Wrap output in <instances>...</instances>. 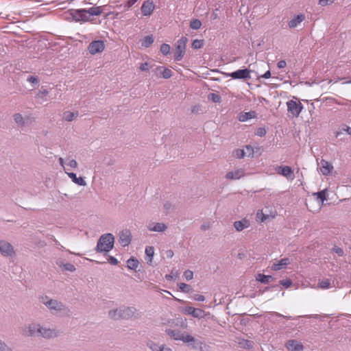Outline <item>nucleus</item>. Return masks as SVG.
<instances>
[{
  "mask_svg": "<svg viewBox=\"0 0 351 351\" xmlns=\"http://www.w3.org/2000/svg\"><path fill=\"white\" fill-rule=\"evenodd\" d=\"M184 276L186 280H190L193 278V273L191 270H186L184 273Z\"/></svg>",
  "mask_w": 351,
  "mask_h": 351,
  "instance_id": "obj_53",
  "label": "nucleus"
},
{
  "mask_svg": "<svg viewBox=\"0 0 351 351\" xmlns=\"http://www.w3.org/2000/svg\"><path fill=\"white\" fill-rule=\"evenodd\" d=\"M236 342L241 348L243 349H252L254 346V342L247 339H245L241 337H237Z\"/></svg>",
  "mask_w": 351,
  "mask_h": 351,
  "instance_id": "obj_17",
  "label": "nucleus"
},
{
  "mask_svg": "<svg viewBox=\"0 0 351 351\" xmlns=\"http://www.w3.org/2000/svg\"><path fill=\"white\" fill-rule=\"evenodd\" d=\"M49 94V91L45 89V88H43V87H42L39 91L38 92L37 95H36V97L37 98H43L44 97L47 96V95Z\"/></svg>",
  "mask_w": 351,
  "mask_h": 351,
  "instance_id": "obj_46",
  "label": "nucleus"
},
{
  "mask_svg": "<svg viewBox=\"0 0 351 351\" xmlns=\"http://www.w3.org/2000/svg\"><path fill=\"white\" fill-rule=\"evenodd\" d=\"M170 45L166 43H163L160 46V51L164 56H167L170 53Z\"/></svg>",
  "mask_w": 351,
  "mask_h": 351,
  "instance_id": "obj_40",
  "label": "nucleus"
},
{
  "mask_svg": "<svg viewBox=\"0 0 351 351\" xmlns=\"http://www.w3.org/2000/svg\"><path fill=\"white\" fill-rule=\"evenodd\" d=\"M27 81L33 84H38L39 82L38 77L37 76L29 75L27 78Z\"/></svg>",
  "mask_w": 351,
  "mask_h": 351,
  "instance_id": "obj_49",
  "label": "nucleus"
},
{
  "mask_svg": "<svg viewBox=\"0 0 351 351\" xmlns=\"http://www.w3.org/2000/svg\"><path fill=\"white\" fill-rule=\"evenodd\" d=\"M138 266H139L138 261L133 256H132L127 261V267L129 269L137 271V268L138 267Z\"/></svg>",
  "mask_w": 351,
  "mask_h": 351,
  "instance_id": "obj_28",
  "label": "nucleus"
},
{
  "mask_svg": "<svg viewBox=\"0 0 351 351\" xmlns=\"http://www.w3.org/2000/svg\"><path fill=\"white\" fill-rule=\"evenodd\" d=\"M12 117L16 125L21 129L28 124H31L35 120V118L30 115L23 117V114L19 112L14 113Z\"/></svg>",
  "mask_w": 351,
  "mask_h": 351,
  "instance_id": "obj_5",
  "label": "nucleus"
},
{
  "mask_svg": "<svg viewBox=\"0 0 351 351\" xmlns=\"http://www.w3.org/2000/svg\"><path fill=\"white\" fill-rule=\"evenodd\" d=\"M286 347L289 351H303V345L295 339L288 340L286 343Z\"/></svg>",
  "mask_w": 351,
  "mask_h": 351,
  "instance_id": "obj_15",
  "label": "nucleus"
},
{
  "mask_svg": "<svg viewBox=\"0 0 351 351\" xmlns=\"http://www.w3.org/2000/svg\"><path fill=\"white\" fill-rule=\"evenodd\" d=\"M234 156L237 158H243L246 156V153L244 149H237L234 151Z\"/></svg>",
  "mask_w": 351,
  "mask_h": 351,
  "instance_id": "obj_45",
  "label": "nucleus"
},
{
  "mask_svg": "<svg viewBox=\"0 0 351 351\" xmlns=\"http://www.w3.org/2000/svg\"><path fill=\"white\" fill-rule=\"evenodd\" d=\"M68 165L73 169H75L77 167V162L75 160L72 159L69 162Z\"/></svg>",
  "mask_w": 351,
  "mask_h": 351,
  "instance_id": "obj_59",
  "label": "nucleus"
},
{
  "mask_svg": "<svg viewBox=\"0 0 351 351\" xmlns=\"http://www.w3.org/2000/svg\"><path fill=\"white\" fill-rule=\"evenodd\" d=\"M136 308L132 306H121L118 308L110 310L108 312V315L111 319H130L132 317L135 313Z\"/></svg>",
  "mask_w": 351,
  "mask_h": 351,
  "instance_id": "obj_2",
  "label": "nucleus"
},
{
  "mask_svg": "<svg viewBox=\"0 0 351 351\" xmlns=\"http://www.w3.org/2000/svg\"><path fill=\"white\" fill-rule=\"evenodd\" d=\"M61 270L73 272L75 270V267L71 263H65V264L62 265V268L61 269Z\"/></svg>",
  "mask_w": 351,
  "mask_h": 351,
  "instance_id": "obj_41",
  "label": "nucleus"
},
{
  "mask_svg": "<svg viewBox=\"0 0 351 351\" xmlns=\"http://www.w3.org/2000/svg\"><path fill=\"white\" fill-rule=\"evenodd\" d=\"M39 301L51 313L61 312L65 310V305L62 302L52 299L46 295H41L39 298Z\"/></svg>",
  "mask_w": 351,
  "mask_h": 351,
  "instance_id": "obj_3",
  "label": "nucleus"
},
{
  "mask_svg": "<svg viewBox=\"0 0 351 351\" xmlns=\"http://www.w3.org/2000/svg\"><path fill=\"white\" fill-rule=\"evenodd\" d=\"M305 19V16L303 14H299L298 15L294 16L293 19H291L288 25L290 28L296 27L300 23H301Z\"/></svg>",
  "mask_w": 351,
  "mask_h": 351,
  "instance_id": "obj_21",
  "label": "nucleus"
},
{
  "mask_svg": "<svg viewBox=\"0 0 351 351\" xmlns=\"http://www.w3.org/2000/svg\"><path fill=\"white\" fill-rule=\"evenodd\" d=\"M114 243H97L96 250L98 252H108L114 247Z\"/></svg>",
  "mask_w": 351,
  "mask_h": 351,
  "instance_id": "obj_23",
  "label": "nucleus"
},
{
  "mask_svg": "<svg viewBox=\"0 0 351 351\" xmlns=\"http://www.w3.org/2000/svg\"><path fill=\"white\" fill-rule=\"evenodd\" d=\"M154 9L155 5L151 0H146L143 1L141 7V13L144 16H149L152 15Z\"/></svg>",
  "mask_w": 351,
  "mask_h": 351,
  "instance_id": "obj_12",
  "label": "nucleus"
},
{
  "mask_svg": "<svg viewBox=\"0 0 351 351\" xmlns=\"http://www.w3.org/2000/svg\"><path fill=\"white\" fill-rule=\"evenodd\" d=\"M103 12V9L100 6L91 7L88 9H86V13L88 21L90 20L91 16H99Z\"/></svg>",
  "mask_w": 351,
  "mask_h": 351,
  "instance_id": "obj_26",
  "label": "nucleus"
},
{
  "mask_svg": "<svg viewBox=\"0 0 351 351\" xmlns=\"http://www.w3.org/2000/svg\"><path fill=\"white\" fill-rule=\"evenodd\" d=\"M320 171L324 176L330 174L331 171L333 169L332 165L325 160H322L320 162Z\"/></svg>",
  "mask_w": 351,
  "mask_h": 351,
  "instance_id": "obj_20",
  "label": "nucleus"
},
{
  "mask_svg": "<svg viewBox=\"0 0 351 351\" xmlns=\"http://www.w3.org/2000/svg\"><path fill=\"white\" fill-rule=\"evenodd\" d=\"M245 151L247 156H253L254 149L251 145H246Z\"/></svg>",
  "mask_w": 351,
  "mask_h": 351,
  "instance_id": "obj_52",
  "label": "nucleus"
},
{
  "mask_svg": "<svg viewBox=\"0 0 351 351\" xmlns=\"http://www.w3.org/2000/svg\"><path fill=\"white\" fill-rule=\"evenodd\" d=\"M185 343H188L192 349H202L203 343L195 339L193 336L185 332L182 341Z\"/></svg>",
  "mask_w": 351,
  "mask_h": 351,
  "instance_id": "obj_9",
  "label": "nucleus"
},
{
  "mask_svg": "<svg viewBox=\"0 0 351 351\" xmlns=\"http://www.w3.org/2000/svg\"><path fill=\"white\" fill-rule=\"evenodd\" d=\"M188 39L185 36H182L180 38L176 43V50L174 53L175 61H180L185 53L186 45Z\"/></svg>",
  "mask_w": 351,
  "mask_h": 351,
  "instance_id": "obj_4",
  "label": "nucleus"
},
{
  "mask_svg": "<svg viewBox=\"0 0 351 351\" xmlns=\"http://www.w3.org/2000/svg\"><path fill=\"white\" fill-rule=\"evenodd\" d=\"M166 334L174 340L182 341L185 332H182L180 330H174L171 328H167L165 330Z\"/></svg>",
  "mask_w": 351,
  "mask_h": 351,
  "instance_id": "obj_16",
  "label": "nucleus"
},
{
  "mask_svg": "<svg viewBox=\"0 0 351 351\" xmlns=\"http://www.w3.org/2000/svg\"><path fill=\"white\" fill-rule=\"evenodd\" d=\"M270 77H271V72L269 70L266 71L263 75H261V77H263L265 79L269 78Z\"/></svg>",
  "mask_w": 351,
  "mask_h": 351,
  "instance_id": "obj_63",
  "label": "nucleus"
},
{
  "mask_svg": "<svg viewBox=\"0 0 351 351\" xmlns=\"http://www.w3.org/2000/svg\"><path fill=\"white\" fill-rule=\"evenodd\" d=\"M146 345L152 351H162L165 346L164 344L158 345L152 340L147 341Z\"/></svg>",
  "mask_w": 351,
  "mask_h": 351,
  "instance_id": "obj_29",
  "label": "nucleus"
},
{
  "mask_svg": "<svg viewBox=\"0 0 351 351\" xmlns=\"http://www.w3.org/2000/svg\"><path fill=\"white\" fill-rule=\"evenodd\" d=\"M269 217L268 215H265L262 210H258L256 213V218L260 219L261 222L264 221Z\"/></svg>",
  "mask_w": 351,
  "mask_h": 351,
  "instance_id": "obj_47",
  "label": "nucleus"
},
{
  "mask_svg": "<svg viewBox=\"0 0 351 351\" xmlns=\"http://www.w3.org/2000/svg\"><path fill=\"white\" fill-rule=\"evenodd\" d=\"M318 286L322 289H330L332 287L330 280L328 278L322 279V280H319Z\"/></svg>",
  "mask_w": 351,
  "mask_h": 351,
  "instance_id": "obj_36",
  "label": "nucleus"
},
{
  "mask_svg": "<svg viewBox=\"0 0 351 351\" xmlns=\"http://www.w3.org/2000/svg\"><path fill=\"white\" fill-rule=\"evenodd\" d=\"M167 226L163 223H151L147 226V229L152 232H163L167 229Z\"/></svg>",
  "mask_w": 351,
  "mask_h": 351,
  "instance_id": "obj_22",
  "label": "nucleus"
},
{
  "mask_svg": "<svg viewBox=\"0 0 351 351\" xmlns=\"http://www.w3.org/2000/svg\"><path fill=\"white\" fill-rule=\"evenodd\" d=\"M255 117V112L254 111H250L248 112H244L241 113L239 115V120L241 122L246 121L249 119H251Z\"/></svg>",
  "mask_w": 351,
  "mask_h": 351,
  "instance_id": "obj_33",
  "label": "nucleus"
},
{
  "mask_svg": "<svg viewBox=\"0 0 351 351\" xmlns=\"http://www.w3.org/2000/svg\"><path fill=\"white\" fill-rule=\"evenodd\" d=\"M154 43V37L152 35L145 36L141 40V45L145 47H149Z\"/></svg>",
  "mask_w": 351,
  "mask_h": 351,
  "instance_id": "obj_35",
  "label": "nucleus"
},
{
  "mask_svg": "<svg viewBox=\"0 0 351 351\" xmlns=\"http://www.w3.org/2000/svg\"><path fill=\"white\" fill-rule=\"evenodd\" d=\"M202 26V22L199 19H193L190 22V27L193 29H199Z\"/></svg>",
  "mask_w": 351,
  "mask_h": 351,
  "instance_id": "obj_39",
  "label": "nucleus"
},
{
  "mask_svg": "<svg viewBox=\"0 0 351 351\" xmlns=\"http://www.w3.org/2000/svg\"><path fill=\"white\" fill-rule=\"evenodd\" d=\"M70 14L76 22L88 21V19L86 13V9L70 10Z\"/></svg>",
  "mask_w": 351,
  "mask_h": 351,
  "instance_id": "obj_10",
  "label": "nucleus"
},
{
  "mask_svg": "<svg viewBox=\"0 0 351 351\" xmlns=\"http://www.w3.org/2000/svg\"><path fill=\"white\" fill-rule=\"evenodd\" d=\"M290 263L289 259L287 258H282L278 261L277 263H274L271 266V269L274 271L280 270L285 267L287 265Z\"/></svg>",
  "mask_w": 351,
  "mask_h": 351,
  "instance_id": "obj_25",
  "label": "nucleus"
},
{
  "mask_svg": "<svg viewBox=\"0 0 351 351\" xmlns=\"http://www.w3.org/2000/svg\"><path fill=\"white\" fill-rule=\"evenodd\" d=\"M88 51L90 54L95 55L102 52L105 49L104 42L101 40L92 41L88 45Z\"/></svg>",
  "mask_w": 351,
  "mask_h": 351,
  "instance_id": "obj_8",
  "label": "nucleus"
},
{
  "mask_svg": "<svg viewBox=\"0 0 351 351\" xmlns=\"http://www.w3.org/2000/svg\"><path fill=\"white\" fill-rule=\"evenodd\" d=\"M114 237L111 233H106L102 234L97 241H114Z\"/></svg>",
  "mask_w": 351,
  "mask_h": 351,
  "instance_id": "obj_37",
  "label": "nucleus"
},
{
  "mask_svg": "<svg viewBox=\"0 0 351 351\" xmlns=\"http://www.w3.org/2000/svg\"><path fill=\"white\" fill-rule=\"evenodd\" d=\"M183 312L185 314L192 315L193 317L202 318L204 316V312L200 308H196L192 306H186Z\"/></svg>",
  "mask_w": 351,
  "mask_h": 351,
  "instance_id": "obj_14",
  "label": "nucleus"
},
{
  "mask_svg": "<svg viewBox=\"0 0 351 351\" xmlns=\"http://www.w3.org/2000/svg\"><path fill=\"white\" fill-rule=\"evenodd\" d=\"M245 175V171L242 169H236L234 171H229L226 176V178L227 179L230 180H238L241 178L243 177Z\"/></svg>",
  "mask_w": 351,
  "mask_h": 351,
  "instance_id": "obj_19",
  "label": "nucleus"
},
{
  "mask_svg": "<svg viewBox=\"0 0 351 351\" xmlns=\"http://www.w3.org/2000/svg\"><path fill=\"white\" fill-rule=\"evenodd\" d=\"M193 299L196 301L204 302L205 300V297L202 295H195L193 296Z\"/></svg>",
  "mask_w": 351,
  "mask_h": 351,
  "instance_id": "obj_60",
  "label": "nucleus"
},
{
  "mask_svg": "<svg viewBox=\"0 0 351 351\" xmlns=\"http://www.w3.org/2000/svg\"><path fill=\"white\" fill-rule=\"evenodd\" d=\"M255 134L258 136L263 137L266 134V130L264 128H258L256 129Z\"/></svg>",
  "mask_w": 351,
  "mask_h": 351,
  "instance_id": "obj_51",
  "label": "nucleus"
},
{
  "mask_svg": "<svg viewBox=\"0 0 351 351\" xmlns=\"http://www.w3.org/2000/svg\"><path fill=\"white\" fill-rule=\"evenodd\" d=\"M210 228V223H205L201 226V228L204 230H207Z\"/></svg>",
  "mask_w": 351,
  "mask_h": 351,
  "instance_id": "obj_64",
  "label": "nucleus"
},
{
  "mask_svg": "<svg viewBox=\"0 0 351 351\" xmlns=\"http://www.w3.org/2000/svg\"><path fill=\"white\" fill-rule=\"evenodd\" d=\"M204 41L202 40L195 39L192 43V47L194 49H198L202 47Z\"/></svg>",
  "mask_w": 351,
  "mask_h": 351,
  "instance_id": "obj_42",
  "label": "nucleus"
},
{
  "mask_svg": "<svg viewBox=\"0 0 351 351\" xmlns=\"http://www.w3.org/2000/svg\"><path fill=\"white\" fill-rule=\"evenodd\" d=\"M140 69L143 71H148L149 69V64L147 62H144V63H142L141 65H140Z\"/></svg>",
  "mask_w": 351,
  "mask_h": 351,
  "instance_id": "obj_58",
  "label": "nucleus"
},
{
  "mask_svg": "<svg viewBox=\"0 0 351 351\" xmlns=\"http://www.w3.org/2000/svg\"><path fill=\"white\" fill-rule=\"evenodd\" d=\"M119 237V241H131L132 237V233L128 229H124L120 231Z\"/></svg>",
  "mask_w": 351,
  "mask_h": 351,
  "instance_id": "obj_27",
  "label": "nucleus"
},
{
  "mask_svg": "<svg viewBox=\"0 0 351 351\" xmlns=\"http://www.w3.org/2000/svg\"><path fill=\"white\" fill-rule=\"evenodd\" d=\"M233 226L237 231L240 232L248 228L250 226V223L248 219L243 218L240 221H234Z\"/></svg>",
  "mask_w": 351,
  "mask_h": 351,
  "instance_id": "obj_18",
  "label": "nucleus"
},
{
  "mask_svg": "<svg viewBox=\"0 0 351 351\" xmlns=\"http://www.w3.org/2000/svg\"><path fill=\"white\" fill-rule=\"evenodd\" d=\"M250 70L247 69H239L228 74L233 80H249L251 78Z\"/></svg>",
  "mask_w": 351,
  "mask_h": 351,
  "instance_id": "obj_7",
  "label": "nucleus"
},
{
  "mask_svg": "<svg viewBox=\"0 0 351 351\" xmlns=\"http://www.w3.org/2000/svg\"><path fill=\"white\" fill-rule=\"evenodd\" d=\"M119 7V8L123 9V10H124V11H127V10H129L130 9V8L132 7V5H130L128 3V1H126V3H124V4H121V5H120Z\"/></svg>",
  "mask_w": 351,
  "mask_h": 351,
  "instance_id": "obj_56",
  "label": "nucleus"
},
{
  "mask_svg": "<svg viewBox=\"0 0 351 351\" xmlns=\"http://www.w3.org/2000/svg\"><path fill=\"white\" fill-rule=\"evenodd\" d=\"M287 110L291 112L293 116L298 117L303 109V105L299 102L297 103L293 100H289L287 102Z\"/></svg>",
  "mask_w": 351,
  "mask_h": 351,
  "instance_id": "obj_6",
  "label": "nucleus"
},
{
  "mask_svg": "<svg viewBox=\"0 0 351 351\" xmlns=\"http://www.w3.org/2000/svg\"><path fill=\"white\" fill-rule=\"evenodd\" d=\"M65 173L68 175L69 178H71V180L73 181V182H74L75 184H77L79 186H83L86 185V182H85L84 178H82V177L77 178L76 173H73V172L69 173L66 171V170H65Z\"/></svg>",
  "mask_w": 351,
  "mask_h": 351,
  "instance_id": "obj_24",
  "label": "nucleus"
},
{
  "mask_svg": "<svg viewBox=\"0 0 351 351\" xmlns=\"http://www.w3.org/2000/svg\"><path fill=\"white\" fill-rule=\"evenodd\" d=\"M145 254L148 257V258H146L147 263L149 265H152V258L154 254V249L153 247H147L145 248Z\"/></svg>",
  "mask_w": 351,
  "mask_h": 351,
  "instance_id": "obj_34",
  "label": "nucleus"
},
{
  "mask_svg": "<svg viewBox=\"0 0 351 351\" xmlns=\"http://www.w3.org/2000/svg\"><path fill=\"white\" fill-rule=\"evenodd\" d=\"M0 252L4 256L12 257L15 251L10 243H0Z\"/></svg>",
  "mask_w": 351,
  "mask_h": 351,
  "instance_id": "obj_13",
  "label": "nucleus"
},
{
  "mask_svg": "<svg viewBox=\"0 0 351 351\" xmlns=\"http://www.w3.org/2000/svg\"><path fill=\"white\" fill-rule=\"evenodd\" d=\"M335 0H319V5L321 6H326L334 3Z\"/></svg>",
  "mask_w": 351,
  "mask_h": 351,
  "instance_id": "obj_55",
  "label": "nucleus"
},
{
  "mask_svg": "<svg viewBox=\"0 0 351 351\" xmlns=\"http://www.w3.org/2000/svg\"><path fill=\"white\" fill-rule=\"evenodd\" d=\"M208 98L215 103H218L221 101V97L215 93H210L208 96Z\"/></svg>",
  "mask_w": 351,
  "mask_h": 351,
  "instance_id": "obj_48",
  "label": "nucleus"
},
{
  "mask_svg": "<svg viewBox=\"0 0 351 351\" xmlns=\"http://www.w3.org/2000/svg\"><path fill=\"white\" fill-rule=\"evenodd\" d=\"M56 263L60 269H62V265L65 264V262L62 259L58 258L56 260Z\"/></svg>",
  "mask_w": 351,
  "mask_h": 351,
  "instance_id": "obj_62",
  "label": "nucleus"
},
{
  "mask_svg": "<svg viewBox=\"0 0 351 351\" xmlns=\"http://www.w3.org/2000/svg\"><path fill=\"white\" fill-rule=\"evenodd\" d=\"M79 113L77 111L70 112L66 111L63 113V119L66 121H72L75 117L78 116Z\"/></svg>",
  "mask_w": 351,
  "mask_h": 351,
  "instance_id": "obj_32",
  "label": "nucleus"
},
{
  "mask_svg": "<svg viewBox=\"0 0 351 351\" xmlns=\"http://www.w3.org/2000/svg\"><path fill=\"white\" fill-rule=\"evenodd\" d=\"M108 261L110 264H111L112 265H116L118 264L117 259L116 258H114V256H109Z\"/></svg>",
  "mask_w": 351,
  "mask_h": 351,
  "instance_id": "obj_57",
  "label": "nucleus"
},
{
  "mask_svg": "<svg viewBox=\"0 0 351 351\" xmlns=\"http://www.w3.org/2000/svg\"><path fill=\"white\" fill-rule=\"evenodd\" d=\"M157 70L162 71H161V75L165 79H169L173 75L172 71L171 69H168V68L158 66H157Z\"/></svg>",
  "mask_w": 351,
  "mask_h": 351,
  "instance_id": "obj_30",
  "label": "nucleus"
},
{
  "mask_svg": "<svg viewBox=\"0 0 351 351\" xmlns=\"http://www.w3.org/2000/svg\"><path fill=\"white\" fill-rule=\"evenodd\" d=\"M256 280L258 282L263 283V284H267L269 283L271 280L274 279V278L270 275H265L263 274H258L256 277Z\"/></svg>",
  "mask_w": 351,
  "mask_h": 351,
  "instance_id": "obj_31",
  "label": "nucleus"
},
{
  "mask_svg": "<svg viewBox=\"0 0 351 351\" xmlns=\"http://www.w3.org/2000/svg\"><path fill=\"white\" fill-rule=\"evenodd\" d=\"M280 285L285 288H289L292 285V281L290 279L281 280H280Z\"/></svg>",
  "mask_w": 351,
  "mask_h": 351,
  "instance_id": "obj_50",
  "label": "nucleus"
},
{
  "mask_svg": "<svg viewBox=\"0 0 351 351\" xmlns=\"http://www.w3.org/2000/svg\"><path fill=\"white\" fill-rule=\"evenodd\" d=\"M179 289L185 293H189L191 290V287L189 285L181 282L178 285Z\"/></svg>",
  "mask_w": 351,
  "mask_h": 351,
  "instance_id": "obj_43",
  "label": "nucleus"
},
{
  "mask_svg": "<svg viewBox=\"0 0 351 351\" xmlns=\"http://www.w3.org/2000/svg\"><path fill=\"white\" fill-rule=\"evenodd\" d=\"M28 330L31 335L41 337L47 339L58 337L61 334V332L55 328H48L36 323L30 324Z\"/></svg>",
  "mask_w": 351,
  "mask_h": 351,
  "instance_id": "obj_1",
  "label": "nucleus"
},
{
  "mask_svg": "<svg viewBox=\"0 0 351 351\" xmlns=\"http://www.w3.org/2000/svg\"><path fill=\"white\" fill-rule=\"evenodd\" d=\"M0 351H13V349L0 339Z\"/></svg>",
  "mask_w": 351,
  "mask_h": 351,
  "instance_id": "obj_44",
  "label": "nucleus"
},
{
  "mask_svg": "<svg viewBox=\"0 0 351 351\" xmlns=\"http://www.w3.org/2000/svg\"><path fill=\"white\" fill-rule=\"evenodd\" d=\"M275 169L278 174L282 175L287 179L292 180L295 178L293 170L289 166H278Z\"/></svg>",
  "mask_w": 351,
  "mask_h": 351,
  "instance_id": "obj_11",
  "label": "nucleus"
},
{
  "mask_svg": "<svg viewBox=\"0 0 351 351\" xmlns=\"http://www.w3.org/2000/svg\"><path fill=\"white\" fill-rule=\"evenodd\" d=\"M286 66H287V62L285 60H280L277 64V66L278 69H283Z\"/></svg>",
  "mask_w": 351,
  "mask_h": 351,
  "instance_id": "obj_61",
  "label": "nucleus"
},
{
  "mask_svg": "<svg viewBox=\"0 0 351 351\" xmlns=\"http://www.w3.org/2000/svg\"><path fill=\"white\" fill-rule=\"evenodd\" d=\"M332 252H335L339 256H342L344 254L343 249L337 246L332 248Z\"/></svg>",
  "mask_w": 351,
  "mask_h": 351,
  "instance_id": "obj_54",
  "label": "nucleus"
},
{
  "mask_svg": "<svg viewBox=\"0 0 351 351\" xmlns=\"http://www.w3.org/2000/svg\"><path fill=\"white\" fill-rule=\"evenodd\" d=\"M326 191H327V189H324V190L318 191L317 193H314L313 195L316 196L317 199L318 200L321 201L322 203L323 204L324 202L326 199Z\"/></svg>",
  "mask_w": 351,
  "mask_h": 351,
  "instance_id": "obj_38",
  "label": "nucleus"
}]
</instances>
